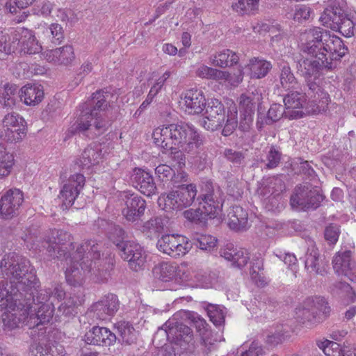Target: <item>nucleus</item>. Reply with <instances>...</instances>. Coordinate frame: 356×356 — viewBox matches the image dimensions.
Segmentation results:
<instances>
[{"instance_id": "f257e3e1", "label": "nucleus", "mask_w": 356, "mask_h": 356, "mask_svg": "<svg viewBox=\"0 0 356 356\" xmlns=\"http://www.w3.org/2000/svg\"><path fill=\"white\" fill-rule=\"evenodd\" d=\"M300 41L307 55L299 62L298 70L305 76L316 78L322 68H332L329 59L339 60L347 52L339 37L321 28L307 30L301 34Z\"/></svg>"}, {"instance_id": "f03ea898", "label": "nucleus", "mask_w": 356, "mask_h": 356, "mask_svg": "<svg viewBox=\"0 0 356 356\" xmlns=\"http://www.w3.org/2000/svg\"><path fill=\"white\" fill-rule=\"evenodd\" d=\"M152 138L156 146L172 154V159L177 160L179 168L186 163L184 152H196L204 142L199 129L185 122L158 127L153 131Z\"/></svg>"}, {"instance_id": "7ed1b4c3", "label": "nucleus", "mask_w": 356, "mask_h": 356, "mask_svg": "<svg viewBox=\"0 0 356 356\" xmlns=\"http://www.w3.org/2000/svg\"><path fill=\"white\" fill-rule=\"evenodd\" d=\"M14 256L8 257V261L3 259L1 263L2 271L5 272L8 276L10 275V282L9 289L5 286L3 282H0V306L2 308L12 309L15 310L18 294L17 292L24 288V286H29L35 280L34 273L32 270L28 273V270H25L24 264L22 268L18 263L15 264Z\"/></svg>"}, {"instance_id": "20e7f679", "label": "nucleus", "mask_w": 356, "mask_h": 356, "mask_svg": "<svg viewBox=\"0 0 356 356\" xmlns=\"http://www.w3.org/2000/svg\"><path fill=\"white\" fill-rule=\"evenodd\" d=\"M204 118L202 126L209 131H215L222 128V135H231L238 126L237 108L232 102L225 114L223 104L217 99H210L206 102L204 111L202 113Z\"/></svg>"}, {"instance_id": "39448f33", "label": "nucleus", "mask_w": 356, "mask_h": 356, "mask_svg": "<svg viewBox=\"0 0 356 356\" xmlns=\"http://www.w3.org/2000/svg\"><path fill=\"white\" fill-rule=\"evenodd\" d=\"M103 92H97L92 95V99L82 106V111L76 122L72 127V131H84L88 130L94 121V126L99 131H104L110 123L105 117L107 104L105 103Z\"/></svg>"}, {"instance_id": "423d86ee", "label": "nucleus", "mask_w": 356, "mask_h": 356, "mask_svg": "<svg viewBox=\"0 0 356 356\" xmlns=\"http://www.w3.org/2000/svg\"><path fill=\"white\" fill-rule=\"evenodd\" d=\"M196 195L197 188L195 184H182L175 191L161 195L158 204L166 212L179 211L190 207Z\"/></svg>"}, {"instance_id": "0eeeda50", "label": "nucleus", "mask_w": 356, "mask_h": 356, "mask_svg": "<svg viewBox=\"0 0 356 356\" xmlns=\"http://www.w3.org/2000/svg\"><path fill=\"white\" fill-rule=\"evenodd\" d=\"M322 24L334 31H339L343 36L349 38L354 33L353 21L346 17L343 10L332 2L320 17Z\"/></svg>"}, {"instance_id": "6e6552de", "label": "nucleus", "mask_w": 356, "mask_h": 356, "mask_svg": "<svg viewBox=\"0 0 356 356\" xmlns=\"http://www.w3.org/2000/svg\"><path fill=\"white\" fill-rule=\"evenodd\" d=\"M157 249L173 257L186 254L192 248L189 239L179 234H166L162 235L157 241Z\"/></svg>"}, {"instance_id": "1a4fd4ad", "label": "nucleus", "mask_w": 356, "mask_h": 356, "mask_svg": "<svg viewBox=\"0 0 356 356\" xmlns=\"http://www.w3.org/2000/svg\"><path fill=\"white\" fill-rule=\"evenodd\" d=\"M322 200L323 195L317 189L303 186L296 188L291 197V205L297 210L316 209Z\"/></svg>"}, {"instance_id": "9d476101", "label": "nucleus", "mask_w": 356, "mask_h": 356, "mask_svg": "<svg viewBox=\"0 0 356 356\" xmlns=\"http://www.w3.org/2000/svg\"><path fill=\"white\" fill-rule=\"evenodd\" d=\"M2 124L5 137L10 143H19L23 140L26 134V125L24 119L17 113L6 114Z\"/></svg>"}, {"instance_id": "9b49d317", "label": "nucleus", "mask_w": 356, "mask_h": 356, "mask_svg": "<svg viewBox=\"0 0 356 356\" xmlns=\"http://www.w3.org/2000/svg\"><path fill=\"white\" fill-rule=\"evenodd\" d=\"M118 307L117 296L114 294H108L94 303L88 311V315L96 320L107 321L114 316Z\"/></svg>"}, {"instance_id": "f8f14e48", "label": "nucleus", "mask_w": 356, "mask_h": 356, "mask_svg": "<svg viewBox=\"0 0 356 356\" xmlns=\"http://www.w3.org/2000/svg\"><path fill=\"white\" fill-rule=\"evenodd\" d=\"M285 117L289 119L301 118L309 114V106L304 93L291 92L284 99Z\"/></svg>"}, {"instance_id": "ddd939ff", "label": "nucleus", "mask_w": 356, "mask_h": 356, "mask_svg": "<svg viewBox=\"0 0 356 356\" xmlns=\"http://www.w3.org/2000/svg\"><path fill=\"white\" fill-rule=\"evenodd\" d=\"M206 98L203 92L197 89H190L184 92L179 102V107L188 115H200L206 106Z\"/></svg>"}, {"instance_id": "4468645a", "label": "nucleus", "mask_w": 356, "mask_h": 356, "mask_svg": "<svg viewBox=\"0 0 356 356\" xmlns=\"http://www.w3.org/2000/svg\"><path fill=\"white\" fill-rule=\"evenodd\" d=\"M317 311L323 312V314H327L330 312V307L323 298L308 300L303 305L297 307L295 311L296 318L302 323L307 321L314 323L317 322L314 315Z\"/></svg>"}, {"instance_id": "2eb2a0df", "label": "nucleus", "mask_w": 356, "mask_h": 356, "mask_svg": "<svg viewBox=\"0 0 356 356\" xmlns=\"http://www.w3.org/2000/svg\"><path fill=\"white\" fill-rule=\"evenodd\" d=\"M85 183L83 175L75 173L67 179L60 190L59 198L62 200V207L67 209L72 206L79 195Z\"/></svg>"}, {"instance_id": "dca6fc26", "label": "nucleus", "mask_w": 356, "mask_h": 356, "mask_svg": "<svg viewBox=\"0 0 356 356\" xmlns=\"http://www.w3.org/2000/svg\"><path fill=\"white\" fill-rule=\"evenodd\" d=\"M262 100V96L259 91L243 94L240 97L239 108L241 113V127L245 130L250 127L255 110V106Z\"/></svg>"}, {"instance_id": "f3484780", "label": "nucleus", "mask_w": 356, "mask_h": 356, "mask_svg": "<svg viewBox=\"0 0 356 356\" xmlns=\"http://www.w3.org/2000/svg\"><path fill=\"white\" fill-rule=\"evenodd\" d=\"M24 201V195L19 189H10L3 193L0 199V215L8 219L17 214Z\"/></svg>"}, {"instance_id": "a211bd4d", "label": "nucleus", "mask_w": 356, "mask_h": 356, "mask_svg": "<svg viewBox=\"0 0 356 356\" xmlns=\"http://www.w3.org/2000/svg\"><path fill=\"white\" fill-rule=\"evenodd\" d=\"M184 314L185 318L193 323L198 332H200L202 340V346L204 347L205 350L210 352L214 350L216 348L217 338L216 334H213L211 331L206 329L207 323L205 320L194 312H184Z\"/></svg>"}, {"instance_id": "6ab92c4d", "label": "nucleus", "mask_w": 356, "mask_h": 356, "mask_svg": "<svg viewBox=\"0 0 356 356\" xmlns=\"http://www.w3.org/2000/svg\"><path fill=\"white\" fill-rule=\"evenodd\" d=\"M42 56L47 62L56 66H69L75 59L74 48L70 44L44 51Z\"/></svg>"}, {"instance_id": "aec40b11", "label": "nucleus", "mask_w": 356, "mask_h": 356, "mask_svg": "<svg viewBox=\"0 0 356 356\" xmlns=\"http://www.w3.org/2000/svg\"><path fill=\"white\" fill-rule=\"evenodd\" d=\"M116 336L105 327L94 326L84 335V341L90 345L109 347L115 344Z\"/></svg>"}, {"instance_id": "412c9836", "label": "nucleus", "mask_w": 356, "mask_h": 356, "mask_svg": "<svg viewBox=\"0 0 356 356\" xmlns=\"http://www.w3.org/2000/svg\"><path fill=\"white\" fill-rule=\"evenodd\" d=\"M70 240V235L63 230H52L51 231L50 235L45 238L41 244H36L35 249H38L40 252L46 250L47 254L49 256H57L56 252H58V254H60V245H63L65 242Z\"/></svg>"}, {"instance_id": "4be33fe9", "label": "nucleus", "mask_w": 356, "mask_h": 356, "mask_svg": "<svg viewBox=\"0 0 356 356\" xmlns=\"http://www.w3.org/2000/svg\"><path fill=\"white\" fill-rule=\"evenodd\" d=\"M106 146L100 143H93L87 147L79 158L76 164L83 168L90 167L99 163L106 153Z\"/></svg>"}, {"instance_id": "5701e85b", "label": "nucleus", "mask_w": 356, "mask_h": 356, "mask_svg": "<svg viewBox=\"0 0 356 356\" xmlns=\"http://www.w3.org/2000/svg\"><path fill=\"white\" fill-rule=\"evenodd\" d=\"M332 266L338 276H343L352 282H356V269L351 266L350 251L337 252L333 258Z\"/></svg>"}, {"instance_id": "b1692460", "label": "nucleus", "mask_w": 356, "mask_h": 356, "mask_svg": "<svg viewBox=\"0 0 356 356\" xmlns=\"http://www.w3.org/2000/svg\"><path fill=\"white\" fill-rule=\"evenodd\" d=\"M14 39L20 47L21 51L28 54H35L42 50V46L36 39L33 32L27 29L17 30Z\"/></svg>"}, {"instance_id": "393cba45", "label": "nucleus", "mask_w": 356, "mask_h": 356, "mask_svg": "<svg viewBox=\"0 0 356 356\" xmlns=\"http://www.w3.org/2000/svg\"><path fill=\"white\" fill-rule=\"evenodd\" d=\"M308 79L309 90L314 92L313 99L308 102L309 114H317L326 110L330 101L329 95L323 91L318 85L309 83L314 76H305Z\"/></svg>"}, {"instance_id": "a878e982", "label": "nucleus", "mask_w": 356, "mask_h": 356, "mask_svg": "<svg viewBox=\"0 0 356 356\" xmlns=\"http://www.w3.org/2000/svg\"><path fill=\"white\" fill-rule=\"evenodd\" d=\"M14 309L15 310L10 309L15 312L14 313L9 312L3 316L4 326L10 330L18 327L19 323L28 325L30 327H32V322H30L29 318L31 308H26L25 306L19 308L16 305Z\"/></svg>"}, {"instance_id": "bb28decb", "label": "nucleus", "mask_w": 356, "mask_h": 356, "mask_svg": "<svg viewBox=\"0 0 356 356\" xmlns=\"http://www.w3.org/2000/svg\"><path fill=\"white\" fill-rule=\"evenodd\" d=\"M272 68L271 63L259 57H253L250 58L248 63L243 68L251 78L261 79L267 75Z\"/></svg>"}, {"instance_id": "cd10ccee", "label": "nucleus", "mask_w": 356, "mask_h": 356, "mask_svg": "<svg viewBox=\"0 0 356 356\" xmlns=\"http://www.w3.org/2000/svg\"><path fill=\"white\" fill-rule=\"evenodd\" d=\"M220 256L226 260L232 262V265L239 268L245 266L250 257L248 251L242 248H234L228 245L225 248L221 249Z\"/></svg>"}, {"instance_id": "c85d7f7f", "label": "nucleus", "mask_w": 356, "mask_h": 356, "mask_svg": "<svg viewBox=\"0 0 356 356\" xmlns=\"http://www.w3.org/2000/svg\"><path fill=\"white\" fill-rule=\"evenodd\" d=\"M26 308H31L29 318V321L32 322V327L49 322L53 316L54 310V302L48 300L42 303L35 314L34 312L36 309H33V307L27 306Z\"/></svg>"}, {"instance_id": "c756f323", "label": "nucleus", "mask_w": 356, "mask_h": 356, "mask_svg": "<svg viewBox=\"0 0 356 356\" xmlns=\"http://www.w3.org/2000/svg\"><path fill=\"white\" fill-rule=\"evenodd\" d=\"M228 225L234 230L245 229L249 226L247 211L240 206H234L230 209L227 214Z\"/></svg>"}, {"instance_id": "7c9ffc66", "label": "nucleus", "mask_w": 356, "mask_h": 356, "mask_svg": "<svg viewBox=\"0 0 356 356\" xmlns=\"http://www.w3.org/2000/svg\"><path fill=\"white\" fill-rule=\"evenodd\" d=\"M19 96L25 104L37 105L44 97L43 88L38 84H27L21 88Z\"/></svg>"}, {"instance_id": "2f4dec72", "label": "nucleus", "mask_w": 356, "mask_h": 356, "mask_svg": "<svg viewBox=\"0 0 356 356\" xmlns=\"http://www.w3.org/2000/svg\"><path fill=\"white\" fill-rule=\"evenodd\" d=\"M124 231L119 227H115L114 232L110 235L109 238L117 246L121 247V257L131 265L134 260L133 247L131 242L124 243Z\"/></svg>"}, {"instance_id": "473e14b6", "label": "nucleus", "mask_w": 356, "mask_h": 356, "mask_svg": "<svg viewBox=\"0 0 356 356\" xmlns=\"http://www.w3.org/2000/svg\"><path fill=\"white\" fill-rule=\"evenodd\" d=\"M135 182L138 191L143 195L149 197L155 193L156 186L150 174L141 169L135 168Z\"/></svg>"}, {"instance_id": "72a5a7b5", "label": "nucleus", "mask_w": 356, "mask_h": 356, "mask_svg": "<svg viewBox=\"0 0 356 356\" xmlns=\"http://www.w3.org/2000/svg\"><path fill=\"white\" fill-rule=\"evenodd\" d=\"M210 63L219 67L236 64L238 61V56L229 49H223L211 55L209 58Z\"/></svg>"}, {"instance_id": "f704fd0d", "label": "nucleus", "mask_w": 356, "mask_h": 356, "mask_svg": "<svg viewBox=\"0 0 356 356\" xmlns=\"http://www.w3.org/2000/svg\"><path fill=\"white\" fill-rule=\"evenodd\" d=\"M277 87L282 91H291L298 88V83L292 73L291 68L284 64L281 69L279 76V83Z\"/></svg>"}, {"instance_id": "c9c22d12", "label": "nucleus", "mask_w": 356, "mask_h": 356, "mask_svg": "<svg viewBox=\"0 0 356 356\" xmlns=\"http://www.w3.org/2000/svg\"><path fill=\"white\" fill-rule=\"evenodd\" d=\"M305 268L309 273L322 274L325 271L323 262L319 259V254L315 246H312L307 250Z\"/></svg>"}, {"instance_id": "e433bc0d", "label": "nucleus", "mask_w": 356, "mask_h": 356, "mask_svg": "<svg viewBox=\"0 0 356 356\" xmlns=\"http://www.w3.org/2000/svg\"><path fill=\"white\" fill-rule=\"evenodd\" d=\"M177 266L168 262H161L153 268L152 273L155 278L163 282L172 280L176 276Z\"/></svg>"}, {"instance_id": "4c0bfd02", "label": "nucleus", "mask_w": 356, "mask_h": 356, "mask_svg": "<svg viewBox=\"0 0 356 356\" xmlns=\"http://www.w3.org/2000/svg\"><path fill=\"white\" fill-rule=\"evenodd\" d=\"M17 87L9 83L0 88V105L3 108H12L16 104Z\"/></svg>"}, {"instance_id": "58836bf2", "label": "nucleus", "mask_w": 356, "mask_h": 356, "mask_svg": "<svg viewBox=\"0 0 356 356\" xmlns=\"http://www.w3.org/2000/svg\"><path fill=\"white\" fill-rule=\"evenodd\" d=\"M167 223L168 220L165 218H155L144 223L140 229L148 237H152L163 232Z\"/></svg>"}, {"instance_id": "ea45409f", "label": "nucleus", "mask_w": 356, "mask_h": 356, "mask_svg": "<svg viewBox=\"0 0 356 356\" xmlns=\"http://www.w3.org/2000/svg\"><path fill=\"white\" fill-rule=\"evenodd\" d=\"M195 76L205 79H211L218 81V79H224L226 76L222 70L209 67L204 64L197 65L195 70Z\"/></svg>"}, {"instance_id": "a19ab883", "label": "nucleus", "mask_w": 356, "mask_h": 356, "mask_svg": "<svg viewBox=\"0 0 356 356\" xmlns=\"http://www.w3.org/2000/svg\"><path fill=\"white\" fill-rule=\"evenodd\" d=\"M316 346L326 356H344V350L337 342L321 339L316 340Z\"/></svg>"}, {"instance_id": "79ce46f5", "label": "nucleus", "mask_w": 356, "mask_h": 356, "mask_svg": "<svg viewBox=\"0 0 356 356\" xmlns=\"http://www.w3.org/2000/svg\"><path fill=\"white\" fill-rule=\"evenodd\" d=\"M331 292L344 299L347 303L353 302L355 300L356 296L352 287L346 282H338L331 287Z\"/></svg>"}, {"instance_id": "37998d69", "label": "nucleus", "mask_w": 356, "mask_h": 356, "mask_svg": "<svg viewBox=\"0 0 356 356\" xmlns=\"http://www.w3.org/2000/svg\"><path fill=\"white\" fill-rule=\"evenodd\" d=\"M202 209H200L204 218L207 216L209 218H216L220 216L221 206L218 202H216L211 195H207L202 202Z\"/></svg>"}, {"instance_id": "c03bdc74", "label": "nucleus", "mask_w": 356, "mask_h": 356, "mask_svg": "<svg viewBox=\"0 0 356 356\" xmlns=\"http://www.w3.org/2000/svg\"><path fill=\"white\" fill-rule=\"evenodd\" d=\"M259 0H236L232 5L233 10L239 15H250L258 10Z\"/></svg>"}, {"instance_id": "a18cd8bd", "label": "nucleus", "mask_w": 356, "mask_h": 356, "mask_svg": "<svg viewBox=\"0 0 356 356\" xmlns=\"http://www.w3.org/2000/svg\"><path fill=\"white\" fill-rule=\"evenodd\" d=\"M78 265V263H74L67 268L65 271L67 282L73 286L81 284L85 277L86 270H83V267L80 269Z\"/></svg>"}, {"instance_id": "49530a36", "label": "nucleus", "mask_w": 356, "mask_h": 356, "mask_svg": "<svg viewBox=\"0 0 356 356\" xmlns=\"http://www.w3.org/2000/svg\"><path fill=\"white\" fill-rule=\"evenodd\" d=\"M194 240L197 247L207 252L213 251L218 244V239L210 234H197Z\"/></svg>"}, {"instance_id": "de8ad7c7", "label": "nucleus", "mask_w": 356, "mask_h": 356, "mask_svg": "<svg viewBox=\"0 0 356 356\" xmlns=\"http://www.w3.org/2000/svg\"><path fill=\"white\" fill-rule=\"evenodd\" d=\"M206 310L210 321L216 325H220L225 320V307L220 305L209 304Z\"/></svg>"}, {"instance_id": "09e8293b", "label": "nucleus", "mask_w": 356, "mask_h": 356, "mask_svg": "<svg viewBox=\"0 0 356 356\" xmlns=\"http://www.w3.org/2000/svg\"><path fill=\"white\" fill-rule=\"evenodd\" d=\"M16 32L17 30L10 35L6 32L0 31V52L9 54L14 51L16 43L14 35Z\"/></svg>"}, {"instance_id": "8fccbe9b", "label": "nucleus", "mask_w": 356, "mask_h": 356, "mask_svg": "<svg viewBox=\"0 0 356 356\" xmlns=\"http://www.w3.org/2000/svg\"><path fill=\"white\" fill-rule=\"evenodd\" d=\"M52 43L59 44L62 42L64 35L62 26L58 24H51L43 33Z\"/></svg>"}, {"instance_id": "3c124183", "label": "nucleus", "mask_w": 356, "mask_h": 356, "mask_svg": "<svg viewBox=\"0 0 356 356\" xmlns=\"http://www.w3.org/2000/svg\"><path fill=\"white\" fill-rule=\"evenodd\" d=\"M81 304V300L77 296H69L64 302L58 307V311L63 315L71 316L75 312L76 307Z\"/></svg>"}, {"instance_id": "603ef678", "label": "nucleus", "mask_w": 356, "mask_h": 356, "mask_svg": "<svg viewBox=\"0 0 356 356\" xmlns=\"http://www.w3.org/2000/svg\"><path fill=\"white\" fill-rule=\"evenodd\" d=\"M4 3V8L11 13H16L17 9H24L32 4L35 0H1Z\"/></svg>"}, {"instance_id": "864d4df0", "label": "nucleus", "mask_w": 356, "mask_h": 356, "mask_svg": "<svg viewBox=\"0 0 356 356\" xmlns=\"http://www.w3.org/2000/svg\"><path fill=\"white\" fill-rule=\"evenodd\" d=\"M116 327L123 341L131 344L132 343V325L129 322L120 321L116 323Z\"/></svg>"}, {"instance_id": "5fc2aeb1", "label": "nucleus", "mask_w": 356, "mask_h": 356, "mask_svg": "<svg viewBox=\"0 0 356 356\" xmlns=\"http://www.w3.org/2000/svg\"><path fill=\"white\" fill-rule=\"evenodd\" d=\"M147 254L140 245H135V271L144 269L147 264Z\"/></svg>"}, {"instance_id": "6e6d98bb", "label": "nucleus", "mask_w": 356, "mask_h": 356, "mask_svg": "<svg viewBox=\"0 0 356 356\" xmlns=\"http://www.w3.org/2000/svg\"><path fill=\"white\" fill-rule=\"evenodd\" d=\"M243 70H240L237 74H231L226 71H222L223 73L226 74L224 79H218V82L220 83H225L227 85H230L233 86H236L238 85L243 80Z\"/></svg>"}, {"instance_id": "4d7b16f0", "label": "nucleus", "mask_w": 356, "mask_h": 356, "mask_svg": "<svg viewBox=\"0 0 356 356\" xmlns=\"http://www.w3.org/2000/svg\"><path fill=\"white\" fill-rule=\"evenodd\" d=\"M171 72L170 71L165 72L161 76L155 79V81L148 94V97L152 99L161 90L165 81L170 76Z\"/></svg>"}, {"instance_id": "13d9d810", "label": "nucleus", "mask_w": 356, "mask_h": 356, "mask_svg": "<svg viewBox=\"0 0 356 356\" xmlns=\"http://www.w3.org/2000/svg\"><path fill=\"white\" fill-rule=\"evenodd\" d=\"M285 115V110L281 104H273L269 108L267 114L268 122H273L279 120L283 115Z\"/></svg>"}, {"instance_id": "bf43d9fd", "label": "nucleus", "mask_w": 356, "mask_h": 356, "mask_svg": "<svg viewBox=\"0 0 356 356\" xmlns=\"http://www.w3.org/2000/svg\"><path fill=\"white\" fill-rule=\"evenodd\" d=\"M76 252L79 257H82L84 253H86L87 258L90 257L91 258L97 259L99 257L97 248L94 244L91 245L90 243H86L82 245L77 249Z\"/></svg>"}, {"instance_id": "052dcab7", "label": "nucleus", "mask_w": 356, "mask_h": 356, "mask_svg": "<svg viewBox=\"0 0 356 356\" xmlns=\"http://www.w3.org/2000/svg\"><path fill=\"white\" fill-rule=\"evenodd\" d=\"M310 8L305 5H298L296 7L293 18L298 22L308 19L312 14Z\"/></svg>"}, {"instance_id": "680f3d73", "label": "nucleus", "mask_w": 356, "mask_h": 356, "mask_svg": "<svg viewBox=\"0 0 356 356\" xmlns=\"http://www.w3.org/2000/svg\"><path fill=\"white\" fill-rule=\"evenodd\" d=\"M339 228L336 225H330L325 228V238L330 243L334 244L339 236Z\"/></svg>"}, {"instance_id": "e2e57ef3", "label": "nucleus", "mask_w": 356, "mask_h": 356, "mask_svg": "<svg viewBox=\"0 0 356 356\" xmlns=\"http://www.w3.org/2000/svg\"><path fill=\"white\" fill-rule=\"evenodd\" d=\"M155 172L162 181L168 180L173 175L172 169L167 165H159L155 169Z\"/></svg>"}, {"instance_id": "0e129e2a", "label": "nucleus", "mask_w": 356, "mask_h": 356, "mask_svg": "<svg viewBox=\"0 0 356 356\" xmlns=\"http://www.w3.org/2000/svg\"><path fill=\"white\" fill-rule=\"evenodd\" d=\"M175 330L177 332V333L175 332L177 339L187 341L188 338H191V330L188 326L182 324L177 325Z\"/></svg>"}, {"instance_id": "69168bd1", "label": "nucleus", "mask_w": 356, "mask_h": 356, "mask_svg": "<svg viewBox=\"0 0 356 356\" xmlns=\"http://www.w3.org/2000/svg\"><path fill=\"white\" fill-rule=\"evenodd\" d=\"M53 7L54 4L50 1H44L37 6L35 12L38 15L47 17L51 14Z\"/></svg>"}, {"instance_id": "338daca9", "label": "nucleus", "mask_w": 356, "mask_h": 356, "mask_svg": "<svg viewBox=\"0 0 356 356\" xmlns=\"http://www.w3.org/2000/svg\"><path fill=\"white\" fill-rule=\"evenodd\" d=\"M280 160V153L275 149L272 148L268 155L267 167L273 168L277 165Z\"/></svg>"}, {"instance_id": "774afa93", "label": "nucleus", "mask_w": 356, "mask_h": 356, "mask_svg": "<svg viewBox=\"0 0 356 356\" xmlns=\"http://www.w3.org/2000/svg\"><path fill=\"white\" fill-rule=\"evenodd\" d=\"M261 355L262 349L257 342H252L248 350L241 353V356H260Z\"/></svg>"}]
</instances>
